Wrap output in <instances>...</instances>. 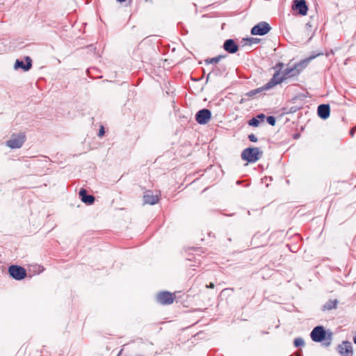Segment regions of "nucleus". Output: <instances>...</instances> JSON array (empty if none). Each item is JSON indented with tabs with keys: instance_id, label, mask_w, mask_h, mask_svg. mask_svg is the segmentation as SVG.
Masks as SVG:
<instances>
[{
	"instance_id": "obj_1",
	"label": "nucleus",
	"mask_w": 356,
	"mask_h": 356,
	"mask_svg": "<svg viewBox=\"0 0 356 356\" xmlns=\"http://www.w3.org/2000/svg\"><path fill=\"white\" fill-rule=\"evenodd\" d=\"M310 59L311 58L300 61L294 68L289 69L281 65L280 69L274 74L267 88H270L276 84L282 83L286 79V76H295L307 65Z\"/></svg>"
},
{
	"instance_id": "obj_2",
	"label": "nucleus",
	"mask_w": 356,
	"mask_h": 356,
	"mask_svg": "<svg viewBox=\"0 0 356 356\" xmlns=\"http://www.w3.org/2000/svg\"><path fill=\"white\" fill-rule=\"evenodd\" d=\"M311 338L316 342H321L325 339L331 340L332 333L325 331L321 326H317L311 332Z\"/></svg>"
},
{
	"instance_id": "obj_3",
	"label": "nucleus",
	"mask_w": 356,
	"mask_h": 356,
	"mask_svg": "<svg viewBox=\"0 0 356 356\" xmlns=\"http://www.w3.org/2000/svg\"><path fill=\"white\" fill-rule=\"evenodd\" d=\"M25 141V135L19 134L13 135L10 140L6 141V145L11 149L20 148Z\"/></svg>"
},
{
	"instance_id": "obj_4",
	"label": "nucleus",
	"mask_w": 356,
	"mask_h": 356,
	"mask_svg": "<svg viewBox=\"0 0 356 356\" xmlns=\"http://www.w3.org/2000/svg\"><path fill=\"white\" fill-rule=\"evenodd\" d=\"M175 299V295L168 291H161L156 295V300L161 305H170Z\"/></svg>"
},
{
	"instance_id": "obj_5",
	"label": "nucleus",
	"mask_w": 356,
	"mask_h": 356,
	"mask_svg": "<svg viewBox=\"0 0 356 356\" xmlns=\"http://www.w3.org/2000/svg\"><path fill=\"white\" fill-rule=\"evenodd\" d=\"M8 272L12 277L17 280H21L26 276L25 269L18 266H11L8 268Z\"/></svg>"
},
{
	"instance_id": "obj_6",
	"label": "nucleus",
	"mask_w": 356,
	"mask_h": 356,
	"mask_svg": "<svg viewBox=\"0 0 356 356\" xmlns=\"http://www.w3.org/2000/svg\"><path fill=\"white\" fill-rule=\"evenodd\" d=\"M211 118V113L207 108L199 111L195 115V120L200 124H207Z\"/></svg>"
},
{
	"instance_id": "obj_7",
	"label": "nucleus",
	"mask_w": 356,
	"mask_h": 356,
	"mask_svg": "<svg viewBox=\"0 0 356 356\" xmlns=\"http://www.w3.org/2000/svg\"><path fill=\"white\" fill-rule=\"evenodd\" d=\"M270 30V25L266 22H261L255 25L251 30L252 35H264Z\"/></svg>"
},
{
	"instance_id": "obj_8",
	"label": "nucleus",
	"mask_w": 356,
	"mask_h": 356,
	"mask_svg": "<svg viewBox=\"0 0 356 356\" xmlns=\"http://www.w3.org/2000/svg\"><path fill=\"white\" fill-rule=\"evenodd\" d=\"M261 152L257 147H250L246 149V162L254 163L261 156Z\"/></svg>"
},
{
	"instance_id": "obj_9",
	"label": "nucleus",
	"mask_w": 356,
	"mask_h": 356,
	"mask_svg": "<svg viewBox=\"0 0 356 356\" xmlns=\"http://www.w3.org/2000/svg\"><path fill=\"white\" fill-rule=\"evenodd\" d=\"M338 348L341 356H352L353 355V346L348 341H343Z\"/></svg>"
},
{
	"instance_id": "obj_10",
	"label": "nucleus",
	"mask_w": 356,
	"mask_h": 356,
	"mask_svg": "<svg viewBox=\"0 0 356 356\" xmlns=\"http://www.w3.org/2000/svg\"><path fill=\"white\" fill-rule=\"evenodd\" d=\"M143 198L145 204H149L151 205L155 204L159 201V196L157 195H154L153 193L150 191L145 192Z\"/></svg>"
},
{
	"instance_id": "obj_11",
	"label": "nucleus",
	"mask_w": 356,
	"mask_h": 356,
	"mask_svg": "<svg viewBox=\"0 0 356 356\" xmlns=\"http://www.w3.org/2000/svg\"><path fill=\"white\" fill-rule=\"evenodd\" d=\"M26 64H24L23 61L17 60L15 63V69L21 68L24 71H28L32 66V60L29 57H26Z\"/></svg>"
},
{
	"instance_id": "obj_12",
	"label": "nucleus",
	"mask_w": 356,
	"mask_h": 356,
	"mask_svg": "<svg viewBox=\"0 0 356 356\" xmlns=\"http://www.w3.org/2000/svg\"><path fill=\"white\" fill-rule=\"evenodd\" d=\"M223 47L225 51L231 54L236 53L238 51V46L232 39L226 40Z\"/></svg>"
},
{
	"instance_id": "obj_13",
	"label": "nucleus",
	"mask_w": 356,
	"mask_h": 356,
	"mask_svg": "<svg viewBox=\"0 0 356 356\" xmlns=\"http://www.w3.org/2000/svg\"><path fill=\"white\" fill-rule=\"evenodd\" d=\"M296 9H297L300 14L305 15L307 12V6L305 0L296 1Z\"/></svg>"
},
{
	"instance_id": "obj_14",
	"label": "nucleus",
	"mask_w": 356,
	"mask_h": 356,
	"mask_svg": "<svg viewBox=\"0 0 356 356\" xmlns=\"http://www.w3.org/2000/svg\"><path fill=\"white\" fill-rule=\"evenodd\" d=\"M318 115L323 119H327L330 116V107L328 105H320L318 108Z\"/></svg>"
},
{
	"instance_id": "obj_15",
	"label": "nucleus",
	"mask_w": 356,
	"mask_h": 356,
	"mask_svg": "<svg viewBox=\"0 0 356 356\" xmlns=\"http://www.w3.org/2000/svg\"><path fill=\"white\" fill-rule=\"evenodd\" d=\"M79 195L81 197L82 202L86 204H91L95 202V197L92 195H87L85 189L80 190Z\"/></svg>"
},
{
	"instance_id": "obj_16",
	"label": "nucleus",
	"mask_w": 356,
	"mask_h": 356,
	"mask_svg": "<svg viewBox=\"0 0 356 356\" xmlns=\"http://www.w3.org/2000/svg\"><path fill=\"white\" fill-rule=\"evenodd\" d=\"M261 41L259 38H246V49H252L254 45L259 43Z\"/></svg>"
},
{
	"instance_id": "obj_17",
	"label": "nucleus",
	"mask_w": 356,
	"mask_h": 356,
	"mask_svg": "<svg viewBox=\"0 0 356 356\" xmlns=\"http://www.w3.org/2000/svg\"><path fill=\"white\" fill-rule=\"evenodd\" d=\"M337 302L336 300H329L327 302L325 303L324 305V309H332L337 307Z\"/></svg>"
},
{
	"instance_id": "obj_18",
	"label": "nucleus",
	"mask_w": 356,
	"mask_h": 356,
	"mask_svg": "<svg viewBox=\"0 0 356 356\" xmlns=\"http://www.w3.org/2000/svg\"><path fill=\"white\" fill-rule=\"evenodd\" d=\"M264 115L263 114L257 116V118H253L250 120L249 124L252 127H258L260 124V120L259 119H263Z\"/></svg>"
},
{
	"instance_id": "obj_19",
	"label": "nucleus",
	"mask_w": 356,
	"mask_h": 356,
	"mask_svg": "<svg viewBox=\"0 0 356 356\" xmlns=\"http://www.w3.org/2000/svg\"><path fill=\"white\" fill-rule=\"evenodd\" d=\"M270 82H271V81H270L268 83H267L264 88H260L257 89V90H252V91H250V92L248 93V95H249V96L252 97V96H254L256 94H257V93H259V92H261V91H262V90H267V89H268V88H267V86H268V85Z\"/></svg>"
},
{
	"instance_id": "obj_20",
	"label": "nucleus",
	"mask_w": 356,
	"mask_h": 356,
	"mask_svg": "<svg viewBox=\"0 0 356 356\" xmlns=\"http://www.w3.org/2000/svg\"><path fill=\"white\" fill-rule=\"evenodd\" d=\"M222 58V56H217V57H215V58H212L209 60H206V63H209V64H213V63H218L220 59Z\"/></svg>"
},
{
	"instance_id": "obj_21",
	"label": "nucleus",
	"mask_w": 356,
	"mask_h": 356,
	"mask_svg": "<svg viewBox=\"0 0 356 356\" xmlns=\"http://www.w3.org/2000/svg\"><path fill=\"white\" fill-rule=\"evenodd\" d=\"M294 345L296 346H303L305 345V341L302 338H296L294 340Z\"/></svg>"
},
{
	"instance_id": "obj_22",
	"label": "nucleus",
	"mask_w": 356,
	"mask_h": 356,
	"mask_svg": "<svg viewBox=\"0 0 356 356\" xmlns=\"http://www.w3.org/2000/svg\"><path fill=\"white\" fill-rule=\"evenodd\" d=\"M267 121L268 122L272 125V126H275V122H276V120L275 119L274 117H272V116H270L267 118Z\"/></svg>"
},
{
	"instance_id": "obj_23",
	"label": "nucleus",
	"mask_w": 356,
	"mask_h": 356,
	"mask_svg": "<svg viewBox=\"0 0 356 356\" xmlns=\"http://www.w3.org/2000/svg\"><path fill=\"white\" fill-rule=\"evenodd\" d=\"M248 138L252 142H257V137L254 135H253V134L249 135Z\"/></svg>"
},
{
	"instance_id": "obj_24",
	"label": "nucleus",
	"mask_w": 356,
	"mask_h": 356,
	"mask_svg": "<svg viewBox=\"0 0 356 356\" xmlns=\"http://www.w3.org/2000/svg\"><path fill=\"white\" fill-rule=\"evenodd\" d=\"M104 134V127H102L101 129H99V136H102Z\"/></svg>"
},
{
	"instance_id": "obj_25",
	"label": "nucleus",
	"mask_w": 356,
	"mask_h": 356,
	"mask_svg": "<svg viewBox=\"0 0 356 356\" xmlns=\"http://www.w3.org/2000/svg\"><path fill=\"white\" fill-rule=\"evenodd\" d=\"M313 27V25L311 22H308L307 24H306V28L307 29H312V28Z\"/></svg>"
},
{
	"instance_id": "obj_26",
	"label": "nucleus",
	"mask_w": 356,
	"mask_h": 356,
	"mask_svg": "<svg viewBox=\"0 0 356 356\" xmlns=\"http://www.w3.org/2000/svg\"><path fill=\"white\" fill-rule=\"evenodd\" d=\"M241 159L245 161V156H246V154H245V149L241 152Z\"/></svg>"
},
{
	"instance_id": "obj_27",
	"label": "nucleus",
	"mask_w": 356,
	"mask_h": 356,
	"mask_svg": "<svg viewBox=\"0 0 356 356\" xmlns=\"http://www.w3.org/2000/svg\"><path fill=\"white\" fill-rule=\"evenodd\" d=\"M241 159L245 161V156H246V154H245V149L241 152Z\"/></svg>"
},
{
	"instance_id": "obj_28",
	"label": "nucleus",
	"mask_w": 356,
	"mask_h": 356,
	"mask_svg": "<svg viewBox=\"0 0 356 356\" xmlns=\"http://www.w3.org/2000/svg\"><path fill=\"white\" fill-rule=\"evenodd\" d=\"M207 288L213 289L214 284L213 283H210L209 285H207Z\"/></svg>"
},
{
	"instance_id": "obj_29",
	"label": "nucleus",
	"mask_w": 356,
	"mask_h": 356,
	"mask_svg": "<svg viewBox=\"0 0 356 356\" xmlns=\"http://www.w3.org/2000/svg\"><path fill=\"white\" fill-rule=\"evenodd\" d=\"M117 1L122 3V2H124L126 0H117Z\"/></svg>"
},
{
	"instance_id": "obj_30",
	"label": "nucleus",
	"mask_w": 356,
	"mask_h": 356,
	"mask_svg": "<svg viewBox=\"0 0 356 356\" xmlns=\"http://www.w3.org/2000/svg\"><path fill=\"white\" fill-rule=\"evenodd\" d=\"M354 342L356 343V337H354Z\"/></svg>"
}]
</instances>
